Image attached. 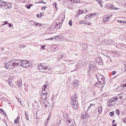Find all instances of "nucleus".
Segmentation results:
<instances>
[{
	"label": "nucleus",
	"instance_id": "nucleus-1",
	"mask_svg": "<svg viewBox=\"0 0 126 126\" xmlns=\"http://www.w3.org/2000/svg\"><path fill=\"white\" fill-rule=\"evenodd\" d=\"M71 106L76 110H77L78 106L76 104L77 102V98L75 95L73 94L71 97Z\"/></svg>",
	"mask_w": 126,
	"mask_h": 126
},
{
	"label": "nucleus",
	"instance_id": "nucleus-2",
	"mask_svg": "<svg viewBox=\"0 0 126 126\" xmlns=\"http://www.w3.org/2000/svg\"><path fill=\"white\" fill-rule=\"evenodd\" d=\"M20 65L21 67L26 68L32 66L30 62L26 60H20Z\"/></svg>",
	"mask_w": 126,
	"mask_h": 126
},
{
	"label": "nucleus",
	"instance_id": "nucleus-3",
	"mask_svg": "<svg viewBox=\"0 0 126 126\" xmlns=\"http://www.w3.org/2000/svg\"><path fill=\"white\" fill-rule=\"evenodd\" d=\"M97 78L100 83L102 85V87H103L105 85V78L101 75L99 73L97 74Z\"/></svg>",
	"mask_w": 126,
	"mask_h": 126
},
{
	"label": "nucleus",
	"instance_id": "nucleus-4",
	"mask_svg": "<svg viewBox=\"0 0 126 126\" xmlns=\"http://www.w3.org/2000/svg\"><path fill=\"white\" fill-rule=\"evenodd\" d=\"M118 98L117 97H113L110 99L108 101V105L111 107L115 104L118 101Z\"/></svg>",
	"mask_w": 126,
	"mask_h": 126
},
{
	"label": "nucleus",
	"instance_id": "nucleus-5",
	"mask_svg": "<svg viewBox=\"0 0 126 126\" xmlns=\"http://www.w3.org/2000/svg\"><path fill=\"white\" fill-rule=\"evenodd\" d=\"M20 60L13 59L9 61V63H12V65L14 67V68L18 66L19 65H20Z\"/></svg>",
	"mask_w": 126,
	"mask_h": 126
},
{
	"label": "nucleus",
	"instance_id": "nucleus-6",
	"mask_svg": "<svg viewBox=\"0 0 126 126\" xmlns=\"http://www.w3.org/2000/svg\"><path fill=\"white\" fill-rule=\"evenodd\" d=\"M106 7L110 9L111 10H119L120 8L114 7L112 4H107L106 5Z\"/></svg>",
	"mask_w": 126,
	"mask_h": 126
},
{
	"label": "nucleus",
	"instance_id": "nucleus-7",
	"mask_svg": "<svg viewBox=\"0 0 126 126\" xmlns=\"http://www.w3.org/2000/svg\"><path fill=\"white\" fill-rule=\"evenodd\" d=\"M9 63V61L7 62V63H4L5 65L4 64V65H5V66L6 67V69H14V67H13V65H12L10 63Z\"/></svg>",
	"mask_w": 126,
	"mask_h": 126
},
{
	"label": "nucleus",
	"instance_id": "nucleus-8",
	"mask_svg": "<svg viewBox=\"0 0 126 126\" xmlns=\"http://www.w3.org/2000/svg\"><path fill=\"white\" fill-rule=\"evenodd\" d=\"M96 16V14L95 13H92L86 15L85 18L86 19H91L92 18L95 17Z\"/></svg>",
	"mask_w": 126,
	"mask_h": 126
},
{
	"label": "nucleus",
	"instance_id": "nucleus-9",
	"mask_svg": "<svg viewBox=\"0 0 126 126\" xmlns=\"http://www.w3.org/2000/svg\"><path fill=\"white\" fill-rule=\"evenodd\" d=\"M38 67L39 70H49L50 68H48L47 66L44 67L43 65L41 64H39L38 65Z\"/></svg>",
	"mask_w": 126,
	"mask_h": 126
},
{
	"label": "nucleus",
	"instance_id": "nucleus-10",
	"mask_svg": "<svg viewBox=\"0 0 126 126\" xmlns=\"http://www.w3.org/2000/svg\"><path fill=\"white\" fill-rule=\"evenodd\" d=\"M2 4L4 6L6 7L7 9H9L11 7L12 4L11 3L4 1V2L2 3Z\"/></svg>",
	"mask_w": 126,
	"mask_h": 126
},
{
	"label": "nucleus",
	"instance_id": "nucleus-11",
	"mask_svg": "<svg viewBox=\"0 0 126 126\" xmlns=\"http://www.w3.org/2000/svg\"><path fill=\"white\" fill-rule=\"evenodd\" d=\"M72 84L74 87L77 88L79 85V81L78 80L74 79L72 81Z\"/></svg>",
	"mask_w": 126,
	"mask_h": 126
},
{
	"label": "nucleus",
	"instance_id": "nucleus-12",
	"mask_svg": "<svg viewBox=\"0 0 126 126\" xmlns=\"http://www.w3.org/2000/svg\"><path fill=\"white\" fill-rule=\"evenodd\" d=\"M68 126H74V122L72 119L68 118L67 120Z\"/></svg>",
	"mask_w": 126,
	"mask_h": 126
},
{
	"label": "nucleus",
	"instance_id": "nucleus-13",
	"mask_svg": "<svg viewBox=\"0 0 126 126\" xmlns=\"http://www.w3.org/2000/svg\"><path fill=\"white\" fill-rule=\"evenodd\" d=\"M96 62L99 65H102L103 64V63L102 60L100 58L97 57L96 59Z\"/></svg>",
	"mask_w": 126,
	"mask_h": 126
},
{
	"label": "nucleus",
	"instance_id": "nucleus-14",
	"mask_svg": "<svg viewBox=\"0 0 126 126\" xmlns=\"http://www.w3.org/2000/svg\"><path fill=\"white\" fill-rule=\"evenodd\" d=\"M88 11L87 9H84L82 10L79 9V13L80 14H82L84 15L88 13Z\"/></svg>",
	"mask_w": 126,
	"mask_h": 126
},
{
	"label": "nucleus",
	"instance_id": "nucleus-15",
	"mask_svg": "<svg viewBox=\"0 0 126 126\" xmlns=\"http://www.w3.org/2000/svg\"><path fill=\"white\" fill-rule=\"evenodd\" d=\"M90 69L89 70V72L90 74H91L94 72V67L93 65L91 64H90L89 66Z\"/></svg>",
	"mask_w": 126,
	"mask_h": 126
},
{
	"label": "nucleus",
	"instance_id": "nucleus-16",
	"mask_svg": "<svg viewBox=\"0 0 126 126\" xmlns=\"http://www.w3.org/2000/svg\"><path fill=\"white\" fill-rule=\"evenodd\" d=\"M82 118L84 120L87 121L89 117V116L88 115L87 113H84L83 114H82Z\"/></svg>",
	"mask_w": 126,
	"mask_h": 126
},
{
	"label": "nucleus",
	"instance_id": "nucleus-17",
	"mask_svg": "<svg viewBox=\"0 0 126 126\" xmlns=\"http://www.w3.org/2000/svg\"><path fill=\"white\" fill-rule=\"evenodd\" d=\"M65 17V15L64 14V15H61L59 17L58 19L62 21L61 22H62L64 21Z\"/></svg>",
	"mask_w": 126,
	"mask_h": 126
},
{
	"label": "nucleus",
	"instance_id": "nucleus-18",
	"mask_svg": "<svg viewBox=\"0 0 126 126\" xmlns=\"http://www.w3.org/2000/svg\"><path fill=\"white\" fill-rule=\"evenodd\" d=\"M48 97L47 94H41V99L42 100L46 101L47 99V98Z\"/></svg>",
	"mask_w": 126,
	"mask_h": 126
},
{
	"label": "nucleus",
	"instance_id": "nucleus-19",
	"mask_svg": "<svg viewBox=\"0 0 126 126\" xmlns=\"http://www.w3.org/2000/svg\"><path fill=\"white\" fill-rule=\"evenodd\" d=\"M112 16V15H110V16H106L103 18V22H106L108 21L109 20V19Z\"/></svg>",
	"mask_w": 126,
	"mask_h": 126
},
{
	"label": "nucleus",
	"instance_id": "nucleus-20",
	"mask_svg": "<svg viewBox=\"0 0 126 126\" xmlns=\"http://www.w3.org/2000/svg\"><path fill=\"white\" fill-rule=\"evenodd\" d=\"M102 108L101 106H98L97 108V112L98 115L99 114L102 112Z\"/></svg>",
	"mask_w": 126,
	"mask_h": 126
},
{
	"label": "nucleus",
	"instance_id": "nucleus-21",
	"mask_svg": "<svg viewBox=\"0 0 126 126\" xmlns=\"http://www.w3.org/2000/svg\"><path fill=\"white\" fill-rule=\"evenodd\" d=\"M105 61L107 63H109L110 62H111V60L110 59V57L109 56H107L105 59Z\"/></svg>",
	"mask_w": 126,
	"mask_h": 126
},
{
	"label": "nucleus",
	"instance_id": "nucleus-22",
	"mask_svg": "<svg viewBox=\"0 0 126 126\" xmlns=\"http://www.w3.org/2000/svg\"><path fill=\"white\" fill-rule=\"evenodd\" d=\"M116 1L119 4L120 6H122L123 4V0H116Z\"/></svg>",
	"mask_w": 126,
	"mask_h": 126
},
{
	"label": "nucleus",
	"instance_id": "nucleus-23",
	"mask_svg": "<svg viewBox=\"0 0 126 126\" xmlns=\"http://www.w3.org/2000/svg\"><path fill=\"white\" fill-rule=\"evenodd\" d=\"M17 84L19 88L21 87L22 85V81L21 80H18L17 82Z\"/></svg>",
	"mask_w": 126,
	"mask_h": 126
},
{
	"label": "nucleus",
	"instance_id": "nucleus-24",
	"mask_svg": "<svg viewBox=\"0 0 126 126\" xmlns=\"http://www.w3.org/2000/svg\"><path fill=\"white\" fill-rule=\"evenodd\" d=\"M125 95L123 94H119V98L120 99H123L124 97H125Z\"/></svg>",
	"mask_w": 126,
	"mask_h": 126
},
{
	"label": "nucleus",
	"instance_id": "nucleus-25",
	"mask_svg": "<svg viewBox=\"0 0 126 126\" xmlns=\"http://www.w3.org/2000/svg\"><path fill=\"white\" fill-rule=\"evenodd\" d=\"M19 117L18 116L17 119H15V124L18 123H19Z\"/></svg>",
	"mask_w": 126,
	"mask_h": 126
},
{
	"label": "nucleus",
	"instance_id": "nucleus-26",
	"mask_svg": "<svg viewBox=\"0 0 126 126\" xmlns=\"http://www.w3.org/2000/svg\"><path fill=\"white\" fill-rule=\"evenodd\" d=\"M48 85H45L43 86L42 89L45 90V89H47V88H48Z\"/></svg>",
	"mask_w": 126,
	"mask_h": 126
},
{
	"label": "nucleus",
	"instance_id": "nucleus-27",
	"mask_svg": "<svg viewBox=\"0 0 126 126\" xmlns=\"http://www.w3.org/2000/svg\"><path fill=\"white\" fill-rule=\"evenodd\" d=\"M82 47L84 49H86L88 47V46L86 44H82Z\"/></svg>",
	"mask_w": 126,
	"mask_h": 126
},
{
	"label": "nucleus",
	"instance_id": "nucleus-28",
	"mask_svg": "<svg viewBox=\"0 0 126 126\" xmlns=\"http://www.w3.org/2000/svg\"><path fill=\"white\" fill-rule=\"evenodd\" d=\"M41 93H42V94H47V92L45 90L43 89H42Z\"/></svg>",
	"mask_w": 126,
	"mask_h": 126
},
{
	"label": "nucleus",
	"instance_id": "nucleus-29",
	"mask_svg": "<svg viewBox=\"0 0 126 126\" xmlns=\"http://www.w3.org/2000/svg\"><path fill=\"white\" fill-rule=\"evenodd\" d=\"M98 2L99 4L100 5L101 7H102L103 5V2L101 0H99Z\"/></svg>",
	"mask_w": 126,
	"mask_h": 126
},
{
	"label": "nucleus",
	"instance_id": "nucleus-30",
	"mask_svg": "<svg viewBox=\"0 0 126 126\" xmlns=\"http://www.w3.org/2000/svg\"><path fill=\"white\" fill-rule=\"evenodd\" d=\"M91 23L90 22L88 21H85V22L84 23V25H91Z\"/></svg>",
	"mask_w": 126,
	"mask_h": 126
},
{
	"label": "nucleus",
	"instance_id": "nucleus-31",
	"mask_svg": "<svg viewBox=\"0 0 126 126\" xmlns=\"http://www.w3.org/2000/svg\"><path fill=\"white\" fill-rule=\"evenodd\" d=\"M85 22V21L84 20H80L79 22V24H84V23Z\"/></svg>",
	"mask_w": 126,
	"mask_h": 126
},
{
	"label": "nucleus",
	"instance_id": "nucleus-32",
	"mask_svg": "<svg viewBox=\"0 0 126 126\" xmlns=\"http://www.w3.org/2000/svg\"><path fill=\"white\" fill-rule=\"evenodd\" d=\"M44 15V13L43 12L41 13L40 16H39L38 14L37 15V17H38L40 18L42 16H43Z\"/></svg>",
	"mask_w": 126,
	"mask_h": 126
},
{
	"label": "nucleus",
	"instance_id": "nucleus-33",
	"mask_svg": "<svg viewBox=\"0 0 126 126\" xmlns=\"http://www.w3.org/2000/svg\"><path fill=\"white\" fill-rule=\"evenodd\" d=\"M123 86L124 87H126V80H125L123 82Z\"/></svg>",
	"mask_w": 126,
	"mask_h": 126
},
{
	"label": "nucleus",
	"instance_id": "nucleus-34",
	"mask_svg": "<svg viewBox=\"0 0 126 126\" xmlns=\"http://www.w3.org/2000/svg\"><path fill=\"white\" fill-rule=\"evenodd\" d=\"M34 24L35 25H36V26H42L41 24L40 23H37V22H36V23H34Z\"/></svg>",
	"mask_w": 126,
	"mask_h": 126
},
{
	"label": "nucleus",
	"instance_id": "nucleus-35",
	"mask_svg": "<svg viewBox=\"0 0 126 126\" xmlns=\"http://www.w3.org/2000/svg\"><path fill=\"white\" fill-rule=\"evenodd\" d=\"M4 2L3 1L0 0V8H2V3Z\"/></svg>",
	"mask_w": 126,
	"mask_h": 126
},
{
	"label": "nucleus",
	"instance_id": "nucleus-36",
	"mask_svg": "<svg viewBox=\"0 0 126 126\" xmlns=\"http://www.w3.org/2000/svg\"><path fill=\"white\" fill-rule=\"evenodd\" d=\"M73 2L75 3H79L80 2V1L79 0H73Z\"/></svg>",
	"mask_w": 126,
	"mask_h": 126
},
{
	"label": "nucleus",
	"instance_id": "nucleus-37",
	"mask_svg": "<svg viewBox=\"0 0 126 126\" xmlns=\"http://www.w3.org/2000/svg\"><path fill=\"white\" fill-rule=\"evenodd\" d=\"M20 48L21 49H23L24 48V46L23 44H21L19 46Z\"/></svg>",
	"mask_w": 126,
	"mask_h": 126
},
{
	"label": "nucleus",
	"instance_id": "nucleus-38",
	"mask_svg": "<svg viewBox=\"0 0 126 126\" xmlns=\"http://www.w3.org/2000/svg\"><path fill=\"white\" fill-rule=\"evenodd\" d=\"M72 21L71 20H70L69 22V25L71 26H72Z\"/></svg>",
	"mask_w": 126,
	"mask_h": 126
},
{
	"label": "nucleus",
	"instance_id": "nucleus-39",
	"mask_svg": "<svg viewBox=\"0 0 126 126\" xmlns=\"http://www.w3.org/2000/svg\"><path fill=\"white\" fill-rule=\"evenodd\" d=\"M110 116H112L114 115V113L113 112H110L109 113Z\"/></svg>",
	"mask_w": 126,
	"mask_h": 126
},
{
	"label": "nucleus",
	"instance_id": "nucleus-40",
	"mask_svg": "<svg viewBox=\"0 0 126 126\" xmlns=\"http://www.w3.org/2000/svg\"><path fill=\"white\" fill-rule=\"evenodd\" d=\"M47 7L46 6H44L42 7L41 9L42 10L44 11L46 9Z\"/></svg>",
	"mask_w": 126,
	"mask_h": 126
},
{
	"label": "nucleus",
	"instance_id": "nucleus-41",
	"mask_svg": "<svg viewBox=\"0 0 126 126\" xmlns=\"http://www.w3.org/2000/svg\"><path fill=\"white\" fill-rule=\"evenodd\" d=\"M8 24V22L7 21H5L2 25V26L4 25H5L7 24Z\"/></svg>",
	"mask_w": 126,
	"mask_h": 126
},
{
	"label": "nucleus",
	"instance_id": "nucleus-42",
	"mask_svg": "<svg viewBox=\"0 0 126 126\" xmlns=\"http://www.w3.org/2000/svg\"><path fill=\"white\" fill-rule=\"evenodd\" d=\"M26 7L28 9H30L31 8V7L30 5H26Z\"/></svg>",
	"mask_w": 126,
	"mask_h": 126
},
{
	"label": "nucleus",
	"instance_id": "nucleus-43",
	"mask_svg": "<svg viewBox=\"0 0 126 126\" xmlns=\"http://www.w3.org/2000/svg\"><path fill=\"white\" fill-rule=\"evenodd\" d=\"M39 3H43L44 4H46V2H45L43 1H42L40 2H39Z\"/></svg>",
	"mask_w": 126,
	"mask_h": 126
},
{
	"label": "nucleus",
	"instance_id": "nucleus-44",
	"mask_svg": "<svg viewBox=\"0 0 126 126\" xmlns=\"http://www.w3.org/2000/svg\"><path fill=\"white\" fill-rule=\"evenodd\" d=\"M45 45H43L42 47H41V48L42 49H44V50H45Z\"/></svg>",
	"mask_w": 126,
	"mask_h": 126
},
{
	"label": "nucleus",
	"instance_id": "nucleus-45",
	"mask_svg": "<svg viewBox=\"0 0 126 126\" xmlns=\"http://www.w3.org/2000/svg\"><path fill=\"white\" fill-rule=\"evenodd\" d=\"M0 112L2 114H3L2 112H4V111L2 109H0Z\"/></svg>",
	"mask_w": 126,
	"mask_h": 126
},
{
	"label": "nucleus",
	"instance_id": "nucleus-46",
	"mask_svg": "<svg viewBox=\"0 0 126 126\" xmlns=\"http://www.w3.org/2000/svg\"><path fill=\"white\" fill-rule=\"evenodd\" d=\"M117 21L118 22L120 23H122L123 22V21H122L121 20H118Z\"/></svg>",
	"mask_w": 126,
	"mask_h": 126
},
{
	"label": "nucleus",
	"instance_id": "nucleus-47",
	"mask_svg": "<svg viewBox=\"0 0 126 126\" xmlns=\"http://www.w3.org/2000/svg\"><path fill=\"white\" fill-rule=\"evenodd\" d=\"M116 73V72L115 71H113L112 72V75H114Z\"/></svg>",
	"mask_w": 126,
	"mask_h": 126
},
{
	"label": "nucleus",
	"instance_id": "nucleus-48",
	"mask_svg": "<svg viewBox=\"0 0 126 126\" xmlns=\"http://www.w3.org/2000/svg\"><path fill=\"white\" fill-rule=\"evenodd\" d=\"M46 40H53V38L52 37L48 38V39H46Z\"/></svg>",
	"mask_w": 126,
	"mask_h": 126
},
{
	"label": "nucleus",
	"instance_id": "nucleus-49",
	"mask_svg": "<svg viewBox=\"0 0 126 126\" xmlns=\"http://www.w3.org/2000/svg\"><path fill=\"white\" fill-rule=\"evenodd\" d=\"M124 69L125 71H126V63L125 64L124 66Z\"/></svg>",
	"mask_w": 126,
	"mask_h": 126
},
{
	"label": "nucleus",
	"instance_id": "nucleus-50",
	"mask_svg": "<svg viewBox=\"0 0 126 126\" xmlns=\"http://www.w3.org/2000/svg\"><path fill=\"white\" fill-rule=\"evenodd\" d=\"M124 122L125 123H126V118H125L124 119Z\"/></svg>",
	"mask_w": 126,
	"mask_h": 126
},
{
	"label": "nucleus",
	"instance_id": "nucleus-51",
	"mask_svg": "<svg viewBox=\"0 0 126 126\" xmlns=\"http://www.w3.org/2000/svg\"><path fill=\"white\" fill-rule=\"evenodd\" d=\"M8 24L9 25V27L10 28L11 27V23H9Z\"/></svg>",
	"mask_w": 126,
	"mask_h": 126
},
{
	"label": "nucleus",
	"instance_id": "nucleus-52",
	"mask_svg": "<svg viewBox=\"0 0 126 126\" xmlns=\"http://www.w3.org/2000/svg\"><path fill=\"white\" fill-rule=\"evenodd\" d=\"M54 99V97L53 96H52V98H51V101H53V100Z\"/></svg>",
	"mask_w": 126,
	"mask_h": 126
},
{
	"label": "nucleus",
	"instance_id": "nucleus-53",
	"mask_svg": "<svg viewBox=\"0 0 126 126\" xmlns=\"http://www.w3.org/2000/svg\"><path fill=\"white\" fill-rule=\"evenodd\" d=\"M54 37H55V39H56L58 38V36H54Z\"/></svg>",
	"mask_w": 126,
	"mask_h": 126
},
{
	"label": "nucleus",
	"instance_id": "nucleus-54",
	"mask_svg": "<svg viewBox=\"0 0 126 126\" xmlns=\"http://www.w3.org/2000/svg\"><path fill=\"white\" fill-rule=\"evenodd\" d=\"M123 23L126 24V21H123Z\"/></svg>",
	"mask_w": 126,
	"mask_h": 126
},
{
	"label": "nucleus",
	"instance_id": "nucleus-55",
	"mask_svg": "<svg viewBox=\"0 0 126 126\" xmlns=\"http://www.w3.org/2000/svg\"><path fill=\"white\" fill-rule=\"evenodd\" d=\"M60 39H62L63 38V37L62 36H60V37H59Z\"/></svg>",
	"mask_w": 126,
	"mask_h": 126
},
{
	"label": "nucleus",
	"instance_id": "nucleus-56",
	"mask_svg": "<svg viewBox=\"0 0 126 126\" xmlns=\"http://www.w3.org/2000/svg\"><path fill=\"white\" fill-rule=\"evenodd\" d=\"M61 117H60V121L59 122V123H60L61 122ZM59 125V123L58 124V125Z\"/></svg>",
	"mask_w": 126,
	"mask_h": 126
},
{
	"label": "nucleus",
	"instance_id": "nucleus-57",
	"mask_svg": "<svg viewBox=\"0 0 126 126\" xmlns=\"http://www.w3.org/2000/svg\"><path fill=\"white\" fill-rule=\"evenodd\" d=\"M90 105H91H91H95V104L94 103V104H90Z\"/></svg>",
	"mask_w": 126,
	"mask_h": 126
},
{
	"label": "nucleus",
	"instance_id": "nucleus-58",
	"mask_svg": "<svg viewBox=\"0 0 126 126\" xmlns=\"http://www.w3.org/2000/svg\"><path fill=\"white\" fill-rule=\"evenodd\" d=\"M69 1H71L72 2H73V0H68Z\"/></svg>",
	"mask_w": 126,
	"mask_h": 126
},
{
	"label": "nucleus",
	"instance_id": "nucleus-59",
	"mask_svg": "<svg viewBox=\"0 0 126 126\" xmlns=\"http://www.w3.org/2000/svg\"><path fill=\"white\" fill-rule=\"evenodd\" d=\"M98 83H96L95 84V86H96L97 85H98Z\"/></svg>",
	"mask_w": 126,
	"mask_h": 126
},
{
	"label": "nucleus",
	"instance_id": "nucleus-60",
	"mask_svg": "<svg viewBox=\"0 0 126 126\" xmlns=\"http://www.w3.org/2000/svg\"><path fill=\"white\" fill-rule=\"evenodd\" d=\"M3 112L4 113V114L6 116V113L4 112Z\"/></svg>",
	"mask_w": 126,
	"mask_h": 126
},
{
	"label": "nucleus",
	"instance_id": "nucleus-61",
	"mask_svg": "<svg viewBox=\"0 0 126 126\" xmlns=\"http://www.w3.org/2000/svg\"><path fill=\"white\" fill-rule=\"evenodd\" d=\"M79 16V14H77L76 15V16H77V17H78Z\"/></svg>",
	"mask_w": 126,
	"mask_h": 126
},
{
	"label": "nucleus",
	"instance_id": "nucleus-62",
	"mask_svg": "<svg viewBox=\"0 0 126 126\" xmlns=\"http://www.w3.org/2000/svg\"><path fill=\"white\" fill-rule=\"evenodd\" d=\"M30 6H32L33 5V4H31L30 5Z\"/></svg>",
	"mask_w": 126,
	"mask_h": 126
},
{
	"label": "nucleus",
	"instance_id": "nucleus-63",
	"mask_svg": "<svg viewBox=\"0 0 126 126\" xmlns=\"http://www.w3.org/2000/svg\"><path fill=\"white\" fill-rule=\"evenodd\" d=\"M52 38H53V39H55V37H54H54H52Z\"/></svg>",
	"mask_w": 126,
	"mask_h": 126
},
{
	"label": "nucleus",
	"instance_id": "nucleus-64",
	"mask_svg": "<svg viewBox=\"0 0 126 126\" xmlns=\"http://www.w3.org/2000/svg\"><path fill=\"white\" fill-rule=\"evenodd\" d=\"M112 126H116V124H115L114 125H113Z\"/></svg>",
	"mask_w": 126,
	"mask_h": 126
}]
</instances>
